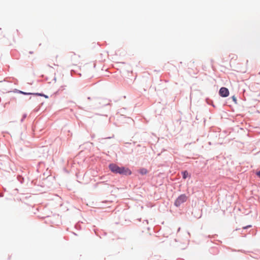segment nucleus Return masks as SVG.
I'll list each match as a JSON object with an SVG mask.
<instances>
[{
    "mask_svg": "<svg viewBox=\"0 0 260 260\" xmlns=\"http://www.w3.org/2000/svg\"><path fill=\"white\" fill-rule=\"evenodd\" d=\"M110 170L114 173H119L124 175H130L131 171L127 168L119 167L115 164H112L109 165Z\"/></svg>",
    "mask_w": 260,
    "mask_h": 260,
    "instance_id": "1",
    "label": "nucleus"
},
{
    "mask_svg": "<svg viewBox=\"0 0 260 260\" xmlns=\"http://www.w3.org/2000/svg\"><path fill=\"white\" fill-rule=\"evenodd\" d=\"M187 199V197L184 194H181L176 199L175 202V205L177 207L179 206L181 204L186 202Z\"/></svg>",
    "mask_w": 260,
    "mask_h": 260,
    "instance_id": "2",
    "label": "nucleus"
},
{
    "mask_svg": "<svg viewBox=\"0 0 260 260\" xmlns=\"http://www.w3.org/2000/svg\"><path fill=\"white\" fill-rule=\"evenodd\" d=\"M219 93L221 96L227 97L229 95V91L225 87H221L219 90Z\"/></svg>",
    "mask_w": 260,
    "mask_h": 260,
    "instance_id": "3",
    "label": "nucleus"
},
{
    "mask_svg": "<svg viewBox=\"0 0 260 260\" xmlns=\"http://www.w3.org/2000/svg\"><path fill=\"white\" fill-rule=\"evenodd\" d=\"M139 173L142 175H145L147 173V170L145 168H142L139 170Z\"/></svg>",
    "mask_w": 260,
    "mask_h": 260,
    "instance_id": "4",
    "label": "nucleus"
},
{
    "mask_svg": "<svg viewBox=\"0 0 260 260\" xmlns=\"http://www.w3.org/2000/svg\"><path fill=\"white\" fill-rule=\"evenodd\" d=\"M182 174L183 179H186L188 176V173L186 171L183 172Z\"/></svg>",
    "mask_w": 260,
    "mask_h": 260,
    "instance_id": "5",
    "label": "nucleus"
},
{
    "mask_svg": "<svg viewBox=\"0 0 260 260\" xmlns=\"http://www.w3.org/2000/svg\"><path fill=\"white\" fill-rule=\"evenodd\" d=\"M19 92L22 93V94H30V93H26V92H23V91H20Z\"/></svg>",
    "mask_w": 260,
    "mask_h": 260,
    "instance_id": "6",
    "label": "nucleus"
},
{
    "mask_svg": "<svg viewBox=\"0 0 260 260\" xmlns=\"http://www.w3.org/2000/svg\"><path fill=\"white\" fill-rule=\"evenodd\" d=\"M232 99H233V100L235 103H236V102H237V100H236V98L234 96H233L232 97Z\"/></svg>",
    "mask_w": 260,
    "mask_h": 260,
    "instance_id": "7",
    "label": "nucleus"
},
{
    "mask_svg": "<svg viewBox=\"0 0 260 260\" xmlns=\"http://www.w3.org/2000/svg\"><path fill=\"white\" fill-rule=\"evenodd\" d=\"M256 175L258 177H260V171L256 173Z\"/></svg>",
    "mask_w": 260,
    "mask_h": 260,
    "instance_id": "8",
    "label": "nucleus"
},
{
    "mask_svg": "<svg viewBox=\"0 0 260 260\" xmlns=\"http://www.w3.org/2000/svg\"><path fill=\"white\" fill-rule=\"evenodd\" d=\"M38 95H42L41 94H38Z\"/></svg>",
    "mask_w": 260,
    "mask_h": 260,
    "instance_id": "9",
    "label": "nucleus"
}]
</instances>
